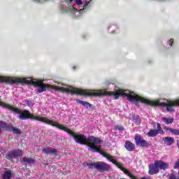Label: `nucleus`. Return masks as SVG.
<instances>
[{
  "mask_svg": "<svg viewBox=\"0 0 179 179\" xmlns=\"http://www.w3.org/2000/svg\"><path fill=\"white\" fill-rule=\"evenodd\" d=\"M15 158V155L13 154V152H9L6 156V159H7L8 160H10L11 159H14Z\"/></svg>",
  "mask_w": 179,
  "mask_h": 179,
  "instance_id": "412c9836",
  "label": "nucleus"
},
{
  "mask_svg": "<svg viewBox=\"0 0 179 179\" xmlns=\"http://www.w3.org/2000/svg\"><path fill=\"white\" fill-rule=\"evenodd\" d=\"M148 136L150 138H155V136H157V129H152L149 132L147 133Z\"/></svg>",
  "mask_w": 179,
  "mask_h": 179,
  "instance_id": "f8f14e48",
  "label": "nucleus"
},
{
  "mask_svg": "<svg viewBox=\"0 0 179 179\" xmlns=\"http://www.w3.org/2000/svg\"><path fill=\"white\" fill-rule=\"evenodd\" d=\"M42 150L45 155H57V150L55 148L48 147L43 148Z\"/></svg>",
  "mask_w": 179,
  "mask_h": 179,
  "instance_id": "1a4fd4ad",
  "label": "nucleus"
},
{
  "mask_svg": "<svg viewBox=\"0 0 179 179\" xmlns=\"http://www.w3.org/2000/svg\"><path fill=\"white\" fill-rule=\"evenodd\" d=\"M152 125H153L154 128H156V125H157V123H156L155 122H152Z\"/></svg>",
  "mask_w": 179,
  "mask_h": 179,
  "instance_id": "a878e982",
  "label": "nucleus"
},
{
  "mask_svg": "<svg viewBox=\"0 0 179 179\" xmlns=\"http://www.w3.org/2000/svg\"><path fill=\"white\" fill-rule=\"evenodd\" d=\"M124 148L128 152H134L135 150V144L132 143L129 141H126Z\"/></svg>",
  "mask_w": 179,
  "mask_h": 179,
  "instance_id": "0eeeda50",
  "label": "nucleus"
},
{
  "mask_svg": "<svg viewBox=\"0 0 179 179\" xmlns=\"http://www.w3.org/2000/svg\"><path fill=\"white\" fill-rule=\"evenodd\" d=\"M75 68H76V66L73 67V69H75Z\"/></svg>",
  "mask_w": 179,
  "mask_h": 179,
  "instance_id": "c85d7f7f",
  "label": "nucleus"
},
{
  "mask_svg": "<svg viewBox=\"0 0 179 179\" xmlns=\"http://www.w3.org/2000/svg\"><path fill=\"white\" fill-rule=\"evenodd\" d=\"M92 1V0H90V1Z\"/></svg>",
  "mask_w": 179,
  "mask_h": 179,
  "instance_id": "7c9ffc66",
  "label": "nucleus"
},
{
  "mask_svg": "<svg viewBox=\"0 0 179 179\" xmlns=\"http://www.w3.org/2000/svg\"><path fill=\"white\" fill-rule=\"evenodd\" d=\"M13 153L14 155V158L17 157L19 156H22V155H23V152L21 150L13 151Z\"/></svg>",
  "mask_w": 179,
  "mask_h": 179,
  "instance_id": "6ab92c4d",
  "label": "nucleus"
},
{
  "mask_svg": "<svg viewBox=\"0 0 179 179\" xmlns=\"http://www.w3.org/2000/svg\"><path fill=\"white\" fill-rule=\"evenodd\" d=\"M172 128H169L167 127H164V129H165V131H169V132H170V129H171Z\"/></svg>",
  "mask_w": 179,
  "mask_h": 179,
  "instance_id": "393cba45",
  "label": "nucleus"
},
{
  "mask_svg": "<svg viewBox=\"0 0 179 179\" xmlns=\"http://www.w3.org/2000/svg\"><path fill=\"white\" fill-rule=\"evenodd\" d=\"M164 143L166 145H173L174 143V138L173 137H165L163 138Z\"/></svg>",
  "mask_w": 179,
  "mask_h": 179,
  "instance_id": "9b49d317",
  "label": "nucleus"
},
{
  "mask_svg": "<svg viewBox=\"0 0 179 179\" xmlns=\"http://www.w3.org/2000/svg\"><path fill=\"white\" fill-rule=\"evenodd\" d=\"M157 134H161V135H164V131L162 129V125L160 123L157 124Z\"/></svg>",
  "mask_w": 179,
  "mask_h": 179,
  "instance_id": "2eb2a0df",
  "label": "nucleus"
},
{
  "mask_svg": "<svg viewBox=\"0 0 179 179\" xmlns=\"http://www.w3.org/2000/svg\"><path fill=\"white\" fill-rule=\"evenodd\" d=\"M0 132H1V129H0Z\"/></svg>",
  "mask_w": 179,
  "mask_h": 179,
  "instance_id": "c756f323",
  "label": "nucleus"
},
{
  "mask_svg": "<svg viewBox=\"0 0 179 179\" xmlns=\"http://www.w3.org/2000/svg\"><path fill=\"white\" fill-rule=\"evenodd\" d=\"M75 2L76 5H78V6L83 5V9H80V10L78 11L77 8H76L73 6H71L69 8V12L73 14L76 17H79V16L82 15V12H83V10L87 9V5H89V2L90 1H82L81 0H75Z\"/></svg>",
  "mask_w": 179,
  "mask_h": 179,
  "instance_id": "7ed1b4c3",
  "label": "nucleus"
},
{
  "mask_svg": "<svg viewBox=\"0 0 179 179\" xmlns=\"http://www.w3.org/2000/svg\"><path fill=\"white\" fill-rule=\"evenodd\" d=\"M35 2H40V0H34Z\"/></svg>",
  "mask_w": 179,
  "mask_h": 179,
  "instance_id": "cd10ccee",
  "label": "nucleus"
},
{
  "mask_svg": "<svg viewBox=\"0 0 179 179\" xmlns=\"http://www.w3.org/2000/svg\"><path fill=\"white\" fill-rule=\"evenodd\" d=\"M10 177H12V171H7L4 173L3 178V179H10Z\"/></svg>",
  "mask_w": 179,
  "mask_h": 179,
  "instance_id": "f3484780",
  "label": "nucleus"
},
{
  "mask_svg": "<svg viewBox=\"0 0 179 179\" xmlns=\"http://www.w3.org/2000/svg\"><path fill=\"white\" fill-rule=\"evenodd\" d=\"M115 129H117L118 131H124V127L122 126H115Z\"/></svg>",
  "mask_w": 179,
  "mask_h": 179,
  "instance_id": "5701e85b",
  "label": "nucleus"
},
{
  "mask_svg": "<svg viewBox=\"0 0 179 179\" xmlns=\"http://www.w3.org/2000/svg\"><path fill=\"white\" fill-rule=\"evenodd\" d=\"M133 121L134 124H136V125H139L141 124V117H139V115H136L133 117Z\"/></svg>",
  "mask_w": 179,
  "mask_h": 179,
  "instance_id": "dca6fc26",
  "label": "nucleus"
},
{
  "mask_svg": "<svg viewBox=\"0 0 179 179\" xmlns=\"http://www.w3.org/2000/svg\"><path fill=\"white\" fill-rule=\"evenodd\" d=\"M87 166L89 169H93L94 167L98 171H107L110 170V165L103 162H96L95 163L90 162L87 163Z\"/></svg>",
  "mask_w": 179,
  "mask_h": 179,
  "instance_id": "20e7f679",
  "label": "nucleus"
},
{
  "mask_svg": "<svg viewBox=\"0 0 179 179\" xmlns=\"http://www.w3.org/2000/svg\"><path fill=\"white\" fill-rule=\"evenodd\" d=\"M156 165L158 166V169H160L161 170L169 169V164L164 162L163 161H156Z\"/></svg>",
  "mask_w": 179,
  "mask_h": 179,
  "instance_id": "6e6552de",
  "label": "nucleus"
},
{
  "mask_svg": "<svg viewBox=\"0 0 179 179\" xmlns=\"http://www.w3.org/2000/svg\"><path fill=\"white\" fill-rule=\"evenodd\" d=\"M72 1H73V0H66V3H69L72 2Z\"/></svg>",
  "mask_w": 179,
  "mask_h": 179,
  "instance_id": "bb28decb",
  "label": "nucleus"
},
{
  "mask_svg": "<svg viewBox=\"0 0 179 179\" xmlns=\"http://www.w3.org/2000/svg\"><path fill=\"white\" fill-rule=\"evenodd\" d=\"M148 173L151 176L157 174V173H159V166L156 164V161L155 162L154 164H150Z\"/></svg>",
  "mask_w": 179,
  "mask_h": 179,
  "instance_id": "423d86ee",
  "label": "nucleus"
},
{
  "mask_svg": "<svg viewBox=\"0 0 179 179\" xmlns=\"http://www.w3.org/2000/svg\"><path fill=\"white\" fill-rule=\"evenodd\" d=\"M22 162L25 163L26 164H34V159L29 157H24L22 159Z\"/></svg>",
  "mask_w": 179,
  "mask_h": 179,
  "instance_id": "ddd939ff",
  "label": "nucleus"
},
{
  "mask_svg": "<svg viewBox=\"0 0 179 179\" xmlns=\"http://www.w3.org/2000/svg\"><path fill=\"white\" fill-rule=\"evenodd\" d=\"M10 131L11 132H13V133L17 134H22V131H20V129H19L17 128H15V127H13V126H11L10 127Z\"/></svg>",
  "mask_w": 179,
  "mask_h": 179,
  "instance_id": "a211bd4d",
  "label": "nucleus"
},
{
  "mask_svg": "<svg viewBox=\"0 0 179 179\" xmlns=\"http://www.w3.org/2000/svg\"><path fill=\"white\" fill-rule=\"evenodd\" d=\"M0 82L8 83V85H18V83H27V85H33L35 87H38V93H43L47 92V89H54L57 92H62V93H71V94H81V96H95L101 97L102 96H107L108 92L105 90H95L94 92L90 90H80L75 88L72 86L62 84V87L51 86L48 84H44L43 80H34L31 78H20L13 77H2L0 76Z\"/></svg>",
  "mask_w": 179,
  "mask_h": 179,
  "instance_id": "f257e3e1",
  "label": "nucleus"
},
{
  "mask_svg": "<svg viewBox=\"0 0 179 179\" xmlns=\"http://www.w3.org/2000/svg\"><path fill=\"white\" fill-rule=\"evenodd\" d=\"M162 121H164V122L165 124H166V125H170V124H173V122H174V119L173 118L164 117L162 119Z\"/></svg>",
  "mask_w": 179,
  "mask_h": 179,
  "instance_id": "4468645a",
  "label": "nucleus"
},
{
  "mask_svg": "<svg viewBox=\"0 0 179 179\" xmlns=\"http://www.w3.org/2000/svg\"><path fill=\"white\" fill-rule=\"evenodd\" d=\"M173 41H174L173 39H171L170 41H169L168 44L169 45H170V47L173 45Z\"/></svg>",
  "mask_w": 179,
  "mask_h": 179,
  "instance_id": "b1692460",
  "label": "nucleus"
},
{
  "mask_svg": "<svg viewBox=\"0 0 179 179\" xmlns=\"http://www.w3.org/2000/svg\"><path fill=\"white\" fill-rule=\"evenodd\" d=\"M109 94L113 96L115 100H118L120 96L122 97H127L130 103H134L136 106H138V101H141V103H144V104H148V106H160L161 107H166V111H168V113H174V111H176L175 107L179 106V99L176 101L164 100V101H163V99L150 101L141 97L128 90H118L115 92H110Z\"/></svg>",
  "mask_w": 179,
  "mask_h": 179,
  "instance_id": "f03ea898",
  "label": "nucleus"
},
{
  "mask_svg": "<svg viewBox=\"0 0 179 179\" xmlns=\"http://www.w3.org/2000/svg\"><path fill=\"white\" fill-rule=\"evenodd\" d=\"M76 103L80 104L81 106H83L86 108H90V107H92V104L90 103L82 101L80 99H77Z\"/></svg>",
  "mask_w": 179,
  "mask_h": 179,
  "instance_id": "9d476101",
  "label": "nucleus"
},
{
  "mask_svg": "<svg viewBox=\"0 0 179 179\" xmlns=\"http://www.w3.org/2000/svg\"><path fill=\"white\" fill-rule=\"evenodd\" d=\"M170 132L172 135H176V136H178L179 135V129H170Z\"/></svg>",
  "mask_w": 179,
  "mask_h": 179,
  "instance_id": "aec40b11",
  "label": "nucleus"
},
{
  "mask_svg": "<svg viewBox=\"0 0 179 179\" xmlns=\"http://www.w3.org/2000/svg\"><path fill=\"white\" fill-rule=\"evenodd\" d=\"M25 103L27 104V106H29V107H33L34 106L33 102L31 101H26Z\"/></svg>",
  "mask_w": 179,
  "mask_h": 179,
  "instance_id": "4be33fe9",
  "label": "nucleus"
},
{
  "mask_svg": "<svg viewBox=\"0 0 179 179\" xmlns=\"http://www.w3.org/2000/svg\"><path fill=\"white\" fill-rule=\"evenodd\" d=\"M134 139L137 146H140L141 148H148L149 146V143L139 135L136 136Z\"/></svg>",
  "mask_w": 179,
  "mask_h": 179,
  "instance_id": "39448f33",
  "label": "nucleus"
}]
</instances>
